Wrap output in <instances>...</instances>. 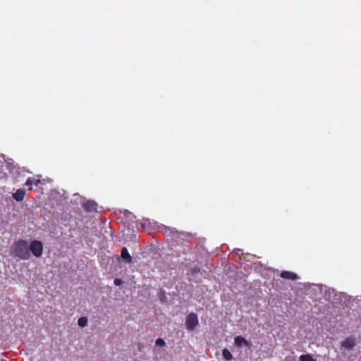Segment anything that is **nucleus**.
<instances>
[{
    "label": "nucleus",
    "instance_id": "nucleus-19",
    "mask_svg": "<svg viewBox=\"0 0 361 361\" xmlns=\"http://www.w3.org/2000/svg\"><path fill=\"white\" fill-rule=\"evenodd\" d=\"M340 295L341 296V300H344V301L347 300L348 295L346 293H341Z\"/></svg>",
    "mask_w": 361,
    "mask_h": 361
},
{
    "label": "nucleus",
    "instance_id": "nucleus-8",
    "mask_svg": "<svg viewBox=\"0 0 361 361\" xmlns=\"http://www.w3.org/2000/svg\"><path fill=\"white\" fill-rule=\"evenodd\" d=\"M280 276L283 279H290L293 281H295V280H297L298 279H299L298 276L296 274L291 272V271H283L281 273Z\"/></svg>",
    "mask_w": 361,
    "mask_h": 361
},
{
    "label": "nucleus",
    "instance_id": "nucleus-5",
    "mask_svg": "<svg viewBox=\"0 0 361 361\" xmlns=\"http://www.w3.org/2000/svg\"><path fill=\"white\" fill-rule=\"evenodd\" d=\"M82 207L87 212H92L97 211V204L93 200H87Z\"/></svg>",
    "mask_w": 361,
    "mask_h": 361
},
{
    "label": "nucleus",
    "instance_id": "nucleus-6",
    "mask_svg": "<svg viewBox=\"0 0 361 361\" xmlns=\"http://www.w3.org/2000/svg\"><path fill=\"white\" fill-rule=\"evenodd\" d=\"M121 257L126 264H130L133 262V258L129 254L127 247H123L121 252Z\"/></svg>",
    "mask_w": 361,
    "mask_h": 361
},
{
    "label": "nucleus",
    "instance_id": "nucleus-16",
    "mask_svg": "<svg viewBox=\"0 0 361 361\" xmlns=\"http://www.w3.org/2000/svg\"><path fill=\"white\" fill-rule=\"evenodd\" d=\"M343 346L345 348L350 349L353 348V344H351L349 341H345L343 343Z\"/></svg>",
    "mask_w": 361,
    "mask_h": 361
},
{
    "label": "nucleus",
    "instance_id": "nucleus-12",
    "mask_svg": "<svg viewBox=\"0 0 361 361\" xmlns=\"http://www.w3.org/2000/svg\"><path fill=\"white\" fill-rule=\"evenodd\" d=\"M8 169L11 173H20V168L14 165L13 164H8Z\"/></svg>",
    "mask_w": 361,
    "mask_h": 361
},
{
    "label": "nucleus",
    "instance_id": "nucleus-4",
    "mask_svg": "<svg viewBox=\"0 0 361 361\" xmlns=\"http://www.w3.org/2000/svg\"><path fill=\"white\" fill-rule=\"evenodd\" d=\"M234 343L236 346L241 348L243 345L250 348L252 346V342L247 341L244 337L241 336H237L234 338Z\"/></svg>",
    "mask_w": 361,
    "mask_h": 361
},
{
    "label": "nucleus",
    "instance_id": "nucleus-20",
    "mask_svg": "<svg viewBox=\"0 0 361 361\" xmlns=\"http://www.w3.org/2000/svg\"><path fill=\"white\" fill-rule=\"evenodd\" d=\"M40 182H41V181H40V180H39V179H37V180H35V184L37 185H38L39 183H40Z\"/></svg>",
    "mask_w": 361,
    "mask_h": 361
},
{
    "label": "nucleus",
    "instance_id": "nucleus-21",
    "mask_svg": "<svg viewBox=\"0 0 361 361\" xmlns=\"http://www.w3.org/2000/svg\"><path fill=\"white\" fill-rule=\"evenodd\" d=\"M126 213L130 214V212H129L128 210H125L124 214H126Z\"/></svg>",
    "mask_w": 361,
    "mask_h": 361
},
{
    "label": "nucleus",
    "instance_id": "nucleus-10",
    "mask_svg": "<svg viewBox=\"0 0 361 361\" xmlns=\"http://www.w3.org/2000/svg\"><path fill=\"white\" fill-rule=\"evenodd\" d=\"M157 298L161 303L166 304L168 302V297L164 290L161 289L157 293Z\"/></svg>",
    "mask_w": 361,
    "mask_h": 361
},
{
    "label": "nucleus",
    "instance_id": "nucleus-2",
    "mask_svg": "<svg viewBox=\"0 0 361 361\" xmlns=\"http://www.w3.org/2000/svg\"><path fill=\"white\" fill-rule=\"evenodd\" d=\"M30 253L32 252L36 257H40L43 252V244L41 241L34 240L29 245Z\"/></svg>",
    "mask_w": 361,
    "mask_h": 361
},
{
    "label": "nucleus",
    "instance_id": "nucleus-17",
    "mask_svg": "<svg viewBox=\"0 0 361 361\" xmlns=\"http://www.w3.org/2000/svg\"><path fill=\"white\" fill-rule=\"evenodd\" d=\"M114 283L115 286H120L123 283V281L121 279H115L114 281Z\"/></svg>",
    "mask_w": 361,
    "mask_h": 361
},
{
    "label": "nucleus",
    "instance_id": "nucleus-1",
    "mask_svg": "<svg viewBox=\"0 0 361 361\" xmlns=\"http://www.w3.org/2000/svg\"><path fill=\"white\" fill-rule=\"evenodd\" d=\"M13 252L15 255L21 259L26 260L30 258L29 245L25 240H19L13 245Z\"/></svg>",
    "mask_w": 361,
    "mask_h": 361
},
{
    "label": "nucleus",
    "instance_id": "nucleus-18",
    "mask_svg": "<svg viewBox=\"0 0 361 361\" xmlns=\"http://www.w3.org/2000/svg\"><path fill=\"white\" fill-rule=\"evenodd\" d=\"M34 183V180H32L31 178H29L27 179L25 184L27 185H32Z\"/></svg>",
    "mask_w": 361,
    "mask_h": 361
},
{
    "label": "nucleus",
    "instance_id": "nucleus-14",
    "mask_svg": "<svg viewBox=\"0 0 361 361\" xmlns=\"http://www.w3.org/2000/svg\"><path fill=\"white\" fill-rule=\"evenodd\" d=\"M87 318L86 317H81L78 320V324L80 327H85L87 325Z\"/></svg>",
    "mask_w": 361,
    "mask_h": 361
},
{
    "label": "nucleus",
    "instance_id": "nucleus-3",
    "mask_svg": "<svg viewBox=\"0 0 361 361\" xmlns=\"http://www.w3.org/2000/svg\"><path fill=\"white\" fill-rule=\"evenodd\" d=\"M198 324L199 321L195 313L190 312L186 316L185 325L188 331H193Z\"/></svg>",
    "mask_w": 361,
    "mask_h": 361
},
{
    "label": "nucleus",
    "instance_id": "nucleus-13",
    "mask_svg": "<svg viewBox=\"0 0 361 361\" xmlns=\"http://www.w3.org/2000/svg\"><path fill=\"white\" fill-rule=\"evenodd\" d=\"M299 361H317V360L312 357V355L305 354V355H302L300 356Z\"/></svg>",
    "mask_w": 361,
    "mask_h": 361
},
{
    "label": "nucleus",
    "instance_id": "nucleus-11",
    "mask_svg": "<svg viewBox=\"0 0 361 361\" xmlns=\"http://www.w3.org/2000/svg\"><path fill=\"white\" fill-rule=\"evenodd\" d=\"M222 355L226 360H231L233 359V355L231 353L227 348L223 349Z\"/></svg>",
    "mask_w": 361,
    "mask_h": 361
},
{
    "label": "nucleus",
    "instance_id": "nucleus-15",
    "mask_svg": "<svg viewBox=\"0 0 361 361\" xmlns=\"http://www.w3.org/2000/svg\"><path fill=\"white\" fill-rule=\"evenodd\" d=\"M155 343L157 346H164L166 345V342L162 338H157L155 341Z\"/></svg>",
    "mask_w": 361,
    "mask_h": 361
},
{
    "label": "nucleus",
    "instance_id": "nucleus-9",
    "mask_svg": "<svg viewBox=\"0 0 361 361\" xmlns=\"http://www.w3.org/2000/svg\"><path fill=\"white\" fill-rule=\"evenodd\" d=\"M25 195V190L23 188H19L16 190L15 193L13 194V198L18 201L20 202L23 200Z\"/></svg>",
    "mask_w": 361,
    "mask_h": 361
},
{
    "label": "nucleus",
    "instance_id": "nucleus-7",
    "mask_svg": "<svg viewBox=\"0 0 361 361\" xmlns=\"http://www.w3.org/2000/svg\"><path fill=\"white\" fill-rule=\"evenodd\" d=\"M319 287L321 292H324L329 298L335 297L336 295V290L334 288H330L326 286H323L322 285H320Z\"/></svg>",
    "mask_w": 361,
    "mask_h": 361
}]
</instances>
